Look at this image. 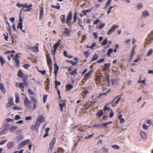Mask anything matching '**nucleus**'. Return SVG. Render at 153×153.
<instances>
[{
    "label": "nucleus",
    "instance_id": "10",
    "mask_svg": "<svg viewBox=\"0 0 153 153\" xmlns=\"http://www.w3.org/2000/svg\"><path fill=\"white\" fill-rule=\"evenodd\" d=\"M118 26L117 25H115L113 26L109 30L107 33V35L110 34L116 28H118Z\"/></svg>",
    "mask_w": 153,
    "mask_h": 153
},
{
    "label": "nucleus",
    "instance_id": "56",
    "mask_svg": "<svg viewBox=\"0 0 153 153\" xmlns=\"http://www.w3.org/2000/svg\"><path fill=\"white\" fill-rule=\"evenodd\" d=\"M112 0H108L107 3L106 4V7H107L109 6L110 4V3L111 2Z\"/></svg>",
    "mask_w": 153,
    "mask_h": 153
},
{
    "label": "nucleus",
    "instance_id": "47",
    "mask_svg": "<svg viewBox=\"0 0 153 153\" xmlns=\"http://www.w3.org/2000/svg\"><path fill=\"white\" fill-rule=\"evenodd\" d=\"M58 152H62L63 153L64 152V149L62 148L59 147L58 149V150L57 151Z\"/></svg>",
    "mask_w": 153,
    "mask_h": 153
},
{
    "label": "nucleus",
    "instance_id": "44",
    "mask_svg": "<svg viewBox=\"0 0 153 153\" xmlns=\"http://www.w3.org/2000/svg\"><path fill=\"white\" fill-rule=\"evenodd\" d=\"M21 78H22V80L23 82L27 80V76L25 74L23 75V76H22V77Z\"/></svg>",
    "mask_w": 153,
    "mask_h": 153
},
{
    "label": "nucleus",
    "instance_id": "12",
    "mask_svg": "<svg viewBox=\"0 0 153 153\" xmlns=\"http://www.w3.org/2000/svg\"><path fill=\"white\" fill-rule=\"evenodd\" d=\"M22 19L21 18V16L19 17V22L18 23L17 28H19L23 32H25V30H22Z\"/></svg>",
    "mask_w": 153,
    "mask_h": 153
},
{
    "label": "nucleus",
    "instance_id": "18",
    "mask_svg": "<svg viewBox=\"0 0 153 153\" xmlns=\"http://www.w3.org/2000/svg\"><path fill=\"white\" fill-rule=\"evenodd\" d=\"M66 104L64 103L63 104L60 103L59 104V106L60 107V111L61 113H62L63 110V107H65Z\"/></svg>",
    "mask_w": 153,
    "mask_h": 153
},
{
    "label": "nucleus",
    "instance_id": "31",
    "mask_svg": "<svg viewBox=\"0 0 153 153\" xmlns=\"http://www.w3.org/2000/svg\"><path fill=\"white\" fill-rule=\"evenodd\" d=\"M98 55L97 54H94L91 60L92 62H93L94 61L96 60L98 58Z\"/></svg>",
    "mask_w": 153,
    "mask_h": 153
},
{
    "label": "nucleus",
    "instance_id": "42",
    "mask_svg": "<svg viewBox=\"0 0 153 153\" xmlns=\"http://www.w3.org/2000/svg\"><path fill=\"white\" fill-rule=\"evenodd\" d=\"M93 126L94 128H101V124H95L93 125Z\"/></svg>",
    "mask_w": 153,
    "mask_h": 153
},
{
    "label": "nucleus",
    "instance_id": "58",
    "mask_svg": "<svg viewBox=\"0 0 153 153\" xmlns=\"http://www.w3.org/2000/svg\"><path fill=\"white\" fill-rule=\"evenodd\" d=\"M37 105V102L36 103L34 102V103H33V107H31V108H32L33 110L35 109Z\"/></svg>",
    "mask_w": 153,
    "mask_h": 153
},
{
    "label": "nucleus",
    "instance_id": "64",
    "mask_svg": "<svg viewBox=\"0 0 153 153\" xmlns=\"http://www.w3.org/2000/svg\"><path fill=\"white\" fill-rule=\"evenodd\" d=\"M23 144L21 142V143H20L19 146H18V147L19 149H21V148H22L23 146H24V145H23Z\"/></svg>",
    "mask_w": 153,
    "mask_h": 153
},
{
    "label": "nucleus",
    "instance_id": "7",
    "mask_svg": "<svg viewBox=\"0 0 153 153\" xmlns=\"http://www.w3.org/2000/svg\"><path fill=\"white\" fill-rule=\"evenodd\" d=\"M47 63L49 67L51 66L52 64V60L49 53L46 54Z\"/></svg>",
    "mask_w": 153,
    "mask_h": 153
},
{
    "label": "nucleus",
    "instance_id": "28",
    "mask_svg": "<svg viewBox=\"0 0 153 153\" xmlns=\"http://www.w3.org/2000/svg\"><path fill=\"white\" fill-rule=\"evenodd\" d=\"M56 139L55 138H53L52 140L50 142L49 144V146H53L56 142Z\"/></svg>",
    "mask_w": 153,
    "mask_h": 153
},
{
    "label": "nucleus",
    "instance_id": "30",
    "mask_svg": "<svg viewBox=\"0 0 153 153\" xmlns=\"http://www.w3.org/2000/svg\"><path fill=\"white\" fill-rule=\"evenodd\" d=\"M67 62L72 64V65L73 66L77 65L78 62H75L71 60H68L67 61Z\"/></svg>",
    "mask_w": 153,
    "mask_h": 153
},
{
    "label": "nucleus",
    "instance_id": "24",
    "mask_svg": "<svg viewBox=\"0 0 153 153\" xmlns=\"http://www.w3.org/2000/svg\"><path fill=\"white\" fill-rule=\"evenodd\" d=\"M122 115L121 114L118 116V117L119 119L120 120V122L121 123H123L125 121V120L123 118H122Z\"/></svg>",
    "mask_w": 153,
    "mask_h": 153
},
{
    "label": "nucleus",
    "instance_id": "48",
    "mask_svg": "<svg viewBox=\"0 0 153 153\" xmlns=\"http://www.w3.org/2000/svg\"><path fill=\"white\" fill-rule=\"evenodd\" d=\"M61 84V83L59 81H56L55 82V88H57V86H59Z\"/></svg>",
    "mask_w": 153,
    "mask_h": 153
},
{
    "label": "nucleus",
    "instance_id": "51",
    "mask_svg": "<svg viewBox=\"0 0 153 153\" xmlns=\"http://www.w3.org/2000/svg\"><path fill=\"white\" fill-rule=\"evenodd\" d=\"M30 99L32 100V101L33 102H36V99L33 96H31L30 97Z\"/></svg>",
    "mask_w": 153,
    "mask_h": 153
},
{
    "label": "nucleus",
    "instance_id": "6",
    "mask_svg": "<svg viewBox=\"0 0 153 153\" xmlns=\"http://www.w3.org/2000/svg\"><path fill=\"white\" fill-rule=\"evenodd\" d=\"M18 57H20L18 56V54H16L15 56L13 58L16 63V66L17 68L19 67L20 65L19 59L18 58Z\"/></svg>",
    "mask_w": 153,
    "mask_h": 153
},
{
    "label": "nucleus",
    "instance_id": "46",
    "mask_svg": "<svg viewBox=\"0 0 153 153\" xmlns=\"http://www.w3.org/2000/svg\"><path fill=\"white\" fill-rule=\"evenodd\" d=\"M61 17H62V19L61 20V22L62 23L64 24L65 23V16L64 15H62Z\"/></svg>",
    "mask_w": 153,
    "mask_h": 153
},
{
    "label": "nucleus",
    "instance_id": "27",
    "mask_svg": "<svg viewBox=\"0 0 153 153\" xmlns=\"http://www.w3.org/2000/svg\"><path fill=\"white\" fill-rule=\"evenodd\" d=\"M66 89L67 91H69L73 88V85H72L68 84L66 86Z\"/></svg>",
    "mask_w": 153,
    "mask_h": 153
},
{
    "label": "nucleus",
    "instance_id": "19",
    "mask_svg": "<svg viewBox=\"0 0 153 153\" xmlns=\"http://www.w3.org/2000/svg\"><path fill=\"white\" fill-rule=\"evenodd\" d=\"M111 104L110 102H109L107 103L104 107L103 108V110L105 111H112V109H110L109 107H107L108 105L109 104Z\"/></svg>",
    "mask_w": 153,
    "mask_h": 153
},
{
    "label": "nucleus",
    "instance_id": "5",
    "mask_svg": "<svg viewBox=\"0 0 153 153\" xmlns=\"http://www.w3.org/2000/svg\"><path fill=\"white\" fill-rule=\"evenodd\" d=\"M40 10L39 14V19L41 20L42 19L44 16V7L42 6H39Z\"/></svg>",
    "mask_w": 153,
    "mask_h": 153
},
{
    "label": "nucleus",
    "instance_id": "45",
    "mask_svg": "<svg viewBox=\"0 0 153 153\" xmlns=\"http://www.w3.org/2000/svg\"><path fill=\"white\" fill-rule=\"evenodd\" d=\"M51 7L53 8H54L60 10V6L58 5L57 6H54L53 5H52L51 6Z\"/></svg>",
    "mask_w": 153,
    "mask_h": 153
},
{
    "label": "nucleus",
    "instance_id": "38",
    "mask_svg": "<svg viewBox=\"0 0 153 153\" xmlns=\"http://www.w3.org/2000/svg\"><path fill=\"white\" fill-rule=\"evenodd\" d=\"M110 63H106L104 64V67L105 69L107 70L108 68L110 67Z\"/></svg>",
    "mask_w": 153,
    "mask_h": 153
},
{
    "label": "nucleus",
    "instance_id": "14",
    "mask_svg": "<svg viewBox=\"0 0 153 153\" xmlns=\"http://www.w3.org/2000/svg\"><path fill=\"white\" fill-rule=\"evenodd\" d=\"M102 76L101 75H97L96 76L95 81L96 83L97 84H100L101 81Z\"/></svg>",
    "mask_w": 153,
    "mask_h": 153
},
{
    "label": "nucleus",
    "instance_id": "60",
    "mask_svg": "<svg viewBox=\"0 0 153 153\" xmlns=\"http://www.w3.org/2000/svg\"><path fill=\"white\" fill-rule=\"evenodd\" d=\"M53 146H49L48 152H51L53 151Z\"/></svg>",
    "mask_w": 153,
    "mask_h": 153
},
{
    "label": "nucleus",
    "instance_id": "16",
    "mask_svg": "<svg viewBox=\"0 0 153 153\" xmlns=\"http://www.w3.org/2000/svg\"><path fill=\"white\" fill-rule=\"evenodd\" d=\"M39 125H38V124H36V123L35 125L32 126L31 129L33 131L35 130H36V131L38 130L39 128Z\"/></svg>",
    "mask_w": 153,
    "mask_h": 153
},
{
    "label": "nucleus",
    "instance_id": "41",
    "mask_svg": "<svg viewBox=\"0 0 153 153\" xmlns=\"http://www.w3.org/2000/svg\"><path fill=\"white\" fill-rule=\"evenodd\" d=\"M50 84L48 82L47 84L45 87V90L47 91H48L49 90L50 88Z\"/></svg>",
    "mask_w": 153,
    "mask_h": 153
},
{
    "label": "nucleus",
    "instance_id": "54",
    "mask_svg": "<svg viewBox=\"0 0 153 153\" xmlns=\"http://www.w3.org/2000/svg\"><path fill=\"white\" fill-rule=\"evenodd\" d=\"M151 39H149V38L148 37L147 38V40H146V42H145V44L149 45V44L151 43V42L150 40Z\"/></svg>",
    "mask_w": 153,
    "mask_h": 153
},
{
    "label": "nucleus",
    "instance_id": "13",
    "mask_svg": "<svg viewBox=\"0 0 153 153\" xmlns=\"http://www.w3.org/2000/svg\"><path fill=\"white\" fill-rule=\"evenodd\" d=\"M93 70H92L86 74L84 76V79L85 80H87L88 78L91 76V74L93 72Z\"/></svg>",
    "mask_w": 153,
    "mask_h": 153
},
{
    "label": "nucleus",
    "instance_id": "40",
    "mask_svg": "<svg viewBox=\"0 0 153 153\" xmlns=\"http://www.w3.org/2000/svg\"><path fill=\"white\" fill-rule=\"evenodd\" d=\"M0 62L1 66H3L5 62V61H4L3 58L1 56H0Z\"/></svg>",
    "mask_w": 153,
    "mask_h": 153
},
{
    "label": "nucleus",
    "instance_id": "20",
    "mask_svg": "<svg viewBox=\"0 0 153 153\" xmlns=\"http://www.w3.org/2000/svg\"><path fill=\"white\" fill-rule=\"evenodd\" d=\"M0 89L2 92L5 93L6 92V89L4 85L2 83H0Z\"/></svg>",
    "mask_w": 153,
    "mask_h": 153
},
{
    "label": "nucleus",
    "instance_id": "22",
    "mask_svg": "<svg viewBox=\"0 0 153 153\" xmlns=\"http://www.w3.org/2000/svg\"><path fill=\"white\" fill-rule=\"evenodd\" d=\"M77 69L75 68L70 73V74L72 76H76L77 74Z\"/></svg>",
    "mask_w": 153,
    "mask_h": 153
},
{
    "label": "nucleus",
    "instance_id": "29",
    "mask_svg": "<svg viewBox=\"0 0 153 153\" xmlns=\"http://www.w3.org/2000/svg\"><path fill=\"white\" fill-rule=\"evenodd\" d=\"M135 53V52H133V51H131V53L130 55V57L129 59H128V61L129 62H131V60L132 58L133 57V56L134 54Z\"/></svg>",
    "mask_w": 153,
    "mask_h": 153
},
{
    "label": "nucleus",
    "instance_id": "4",
    "mask_svg": "<svg viewBox=\"0 0 153 153\" xmlns=\"http://www.w3.org/2000/svg\"><path fill=\"white\" fill-rule=\"evenodd\" d=\"M44 118L43 116L40 115L39 116L37 119L36 123V124H38V125L44 122Z\"/></svg>",
    "mask_w": 153,
    "mask_h": 153
},
{
    "label": "nucleus",
    "instance_id": "37",
    "mask_svg": "<svg viewBox=\"0 0 153 153\" xmlns=\"http://www.w3.org/2000/svg\"><path fill=\"white\" fill-rule=\"evenodd\" d=\"M30 141V140L29 139H27L22 142V143L23 144V145L24 146L28 144L29 143Z\"/></svg>",
    "mask_w": 153,
    "mask_h": 153
},
{
    "label": "nucleus",
    "instance_id": "33",
    "mask_svg": "<svg viewBox=\"0 0 153 153\" xmlns=\"http://www.w3.org/2000/svg\"><path fill=\"white\" fill-rule=\"evenodd\" d=\"M113 50L112 48H110L108 49V52L107 53V55L108 56H110L111 53H112L113 52Z\"/></svg>",
    "mask_w": 153,
    "mask_h": 153
},
{
    "label": "nucleus",
    "instance_id": "50",
    "mask_svg": "<svg viewBox=\"0 0 153 153\" xmlns=\"http://www.w3.org/2000/svg\"><path fill=\"white\" fill-rule=\"evenodd\" d=\"M17 128V127L16 126H12L10 129V131L12 132H13Z\"/></svg>",
    "mask_w": 153,
    "mask_h": 153
},
{
    "label": "nucleus",
    "instance_id": "52",
    "mask_svg": "<svg viewBox=\"0 0 153 153\" xmlns=\"http://www.w3.org/2000/svg\"><path fill=\"white\" fill-rule=\"evenodd\" d=\"M88 93V91L87 90H85L82 93V96L83 97H85L86 95Z\"/></svg>",
    "mask_w": 153,
    "mask_h": 153
},
{
    "label": "nucleus",
    "instance_id": "21",
    "mask_svg": "<svg viewBox=\"0 0 153 153\" xmlns=\"http://www.w3.org/2000/svg\"><path fill=\"white\" fill-rule=\"evenodd\" d=\"M13 104V99L12 98H11L10 100H9L8 102L6 105V107L7 108L10 107Z\"/></svg>",
    "mask_w": 153,
    "mask_h": 153
},
{
    "label": "nucleus",
    "instance_id": "3",
    "mask_svg": "<svg viewBox=\"0 0 153 153\" xmlns=\"http://www.w3.org/2000/svg\"><path fill=\"white\" fill-rule=\"evenodd\" d=\"M61 42V40H58L56 43L55 44L53 45V48L54 50H52L51 51V52L52 53V54L55 55V53H56V50H57V49L58 48V47L59 45V44L60 43V42Z\"/></svg>",
    "mask_w": 153,
    "mask_h": 153
},
{
    "label": "nucleus",
    "instance_id": "17",
    "mask_svg": "<svg viewBox=\"0 0 153 153\" xmlns=\"http://www.w3.org/2000/svg\"><path fill=\"white\" fill-rule=\"evenodd\" d=\"M54 74L55 76V77L56 78V76L57 73L59 69V67L57 65L56 63L55 64H54Z\"/></svg>",
    "mask_w": 153,
    "mask_h": 153
},
{
    "label": "nucleus",
    "instance_id": "9",
    "mask_svg": "<svg viewBox=\"0 0 153 153\" xmlns=\"http://www.w3.org/2000/svg\"><path fill=\"white\" fill-rule=\"evenodd\" d=\"M72 17V14L71 12H70L67 16L66 20V23L69 24L71 20Z\"/></svg>",
    "mask_w": 153,
    "mask_h": 153
},
{
    "label": "nucleus",
    "instance_id": "63",
    "mask_svg": "<svg viewBox=\"0 0 153 153\" xmlns=\"http://www.w3.org/2000/svg\"><path fill=\"white\" fill-rule=\"evenodd\" d=\"M94 134L93 133L92 134L90 135L89 136H88V137H85V139H89L91 138L93 136Z\"/></svg>",
    "mask_w": 153,
    "mask_h": 153
},
{
    "label": "nucleus",
    "instance_id": "23",
    "mask_svg": "<svg viewBox=\"0 0 153 153\" xmlns=\"http://www.w3.org/2000/svg\"><path fill=\"white\" fill-rule=\"evenodd\" d=\"M91 105L90 103H87L86 104L83 105V108L84 109L87 110L89 109Z\"/></svg>",
    "mask_w": 153,
    "mask_h": 153
},
{
    "label": "nucleus",
    "instance_id": "36",
    "mask_svg": "<svg viewBox=\"0 0 153 153\" xmlns=\"http://www.w3.org/2000/svg\"><path fill=\"white\" fill-rule=\"evenodd\" d=\"M149 13L147 11L143 12L142 13V16L143 17H148L149 15Z\"/></svg>",
    "mask_w": 153,
    "mask_h": 153
},
{
    "label": "nucleus",
    "instance_id": "1",
    "mask_svg": "<svg viewBox=\"0 0 153 153\" xmlns=\"http://www.w3.org/2000/svg\"><path fill=\"white\" fill-rule=\"evenodd\" d=\"M33 5L32 4H30L29 5H28L27 3L24 4V7L21 9L20 13L22 11L27 12L30 11L31 10V7Z\"/></svg>",
    "mask_w": 153,
    "mask_h": 153
},
{
    "label": "nucleus",
    "instance_id": "11",
    "mask_svg": "<svg viewBox=\"0 0 153 153\" xmlns=\"http://www.w3.org/2000/svg\"><path fill=\"white\" fill-rule=\"evenodd\" d=\"M71 30L67 27L65 29V31L63 33V34L66 36H70L71 35Z\"/></svg>",
    "mask_w": 153,
    "mask_h": 153
},
{
    "label": "nucleus",
    "instance_id": "49",
    "mask_svg": "<svg viewBox=\"0 0 153 153\" xmlns=\"http://www.w3.org/2000/svg\"><path fill=\"white\" fill-rule=\"evenodd\" d=\"M108 42V40L107 38H106L102 43V46L105 45Z\"/></svg>",
    "mask_w": 153,
    "mask_h": 153
},
{
    "label": "nucleus",
    "instance_id": "59",
    "mask_svg": "<svg viewBox=\"0 0 153 153\" xmlns=\"http://www.w3.org/2000/svg\"><path fill=\"white\" fill-rule=\"evenodd\" d=\"M105 26V24L101 23L99 25V28L100 29H101L103 27Z\"/></svg>",
    "mask_w": 153,
    "mask_h": 153
},
{
    "label": "nucleus",
    "instance_id": "53",
    "mask_svg": "<svg viewBox=\"0 0 153 153\" xmlns=\"http://www.w3.org/2000/svg\"><path fill=\"white\" fill-rule=\"evenodd\" d=\"M148 37L149 38V39H151V40L153 39V32H152L150 33Z\"/></svg>",
    "mask_w": 153,
    "mask_h": 153
},
{
    "label": "nucleus",
    "instance_id": "35",
    "mask_svg": "<svg viewBox=\"0 0 153 153\" xmlns=\"http://www.w3.org/2000/svg\"><path fill=\"white\" fill-rule=\"evenodd\" d=\"M39 47L38 46L33 47V51L36 53H37L39 51Z\"/></svg>",
    "mask_w": 153,
    "mask_h": 153
},
{
    "label": "nucleus",
    "instance_id": "2",
    "mask_svg": "<svg viewBox=\"0 0 153 153\" xmlns=\"http://www.w3.org/2000/svg\"><path fill=\"white\" fill-rule=\"evenodd\" d=\"M23 103L28 108L31 107V103L27 96H25L24 100Z\"/></svg>",
    "mask_w": 153,
    "mask_h": 153
},
{
    "label": "nucleus",
    "instance_id": "34",
    "mask_svg": "<svg viewBox=\"0 0 153 153\" xmlns=\"http://www.w3.org/2000/svg\"><path fill=\"white\" fill-rule=\"evenodd\" d=\"M23 75L24 74H23L21 70H19L17 74V76H18V77L20 78L22 77V76H23Z\"/></svg>",
    "mask_w": 153,
    "mask_h": 153
},
{
    "label": "nucleus",
    "instance_id": "61",
    "mask_svg": "<svg viewBox=\"0 0 153 153\" xmlns=\"http://www.w3.org/2000/svg\"><path fill=\"white\" fill-rule=\"evenodd\" d=\"M152 51H153L152 50H149L147 52V56H149L150 55L152 54Z\"/></svg>",
    "mask_w": 153,
    "mask_h": 153
},
{
    "label": "nucleus",
    "instance_id": "26",
    "mask_svg": "<svg viewBox=\"0 0 153 153\" xmlns=\"http://www.w3.org/2000/svg\"><path fill=\"white\" fill-rule=\"evenodd\" d=\"M14 146V143L13 142H9L7 145V147L9 149H11Z\"/></svg>",
    "mask_w": 153,
    "mask_h": 153
},
{
    "label": "nucleus",
    "instance_id": "8",
    "mask_svg": "<svg viewBox=\"0 0 153 153\" xmlns=\"http://www.w3.org/2000/svg\"><path fill=\"white\" fill-rule=\"evenodd\" d=\"M121 99L120 97H116L114 98L112 100V101L110 103L112 105V106H114V104H117L118 103L119 101Z\"/></svg>",
    "mask_w": 153,
    "mask_h": 153
},
{
    "label": "nucleus",
    "instance_id": "39",
    "mask_svg": "<svg viewBox=\"0 0 153 153\" xmlns=\"http://www.w3.org/2000/svg\"><path fill=\"white\" fill-rule=\"evenodd\" d=\"M16 100L15 102L16 103H19V98L18 95L16 94H15Z\"/></svg>",
    "mask_w": 153,
    "mask_h": 153
},
{
    "label": "nucleus",
    "instance_id": "43",
    "mask_svg": "<svg viewBox=\"0 0 153 153\" xmlns=\"http://www.w3.org/2000/svg\"><path fill=\"white\" fill-rule=\"evenodd\" d=\"M28 91L29 93L32 95H35V94L34 92L32 91L31 89H28Z\"/></svg>",
    "mask_w": 153,
    "mask_h": 153
},
{
    "label": "nucleus",
    "instance_id": "57",
    "mask_svg": "<svg viewBox=\"0 0 153 153\" xmlns=\"http://www.w3.org/2000/svg\"><path fill=\"white\" fill-rule=\"evenodd\" d=\"M84 53L86 58H87L89 55L88 51H85L84 52Z\"/></svg>",
    "mask_w": 153,
    "mask_h": 153
},
{
    "label": "nucleus",
    "instance_id": "55",
    "mask_svg": "<svg viewBox=\"0 0 153 153\" xmlns=\"http://www.w3.org/2000/svg\"><path fill=\"white\" fill-rule=\"evenodd\" d=\"M30 64H25L23 65V67L26 69H27L30 67Z\"/></svg>",
    "mask_w": 153,
    "mask_h": 153
},
{
    "label": "nucleus",
    "instance_id": "25",
    "mask_svg": "<svg viewBox=\"0 0 153 153\" xmlns=\"http://www.w3.org/2000/svg\"><path fill=\"white\" fill-rule=\"evenodd\" d=\"M103 113L102 110H100L98 111L96 114V115L98 117H100L103 114Z\"/></svg>",
    "mask_w": 153,
    "mask_h": 153
},
{
    "label": "nucleus",
    "instance_id": "15",
    "mask_svg": "<svg viewBox=\"0 0 153 153\" xmlns=\"http://www.w3.org/2000/svg\"><path fill=\"white\" fill-rule=\"evenodd\" d=\"M140 135L141 137L144 140L147 138V135L146 132L142 131L140 133Z\"/></svg>",
    "mask_w": 153,
    "mask_h": 153
},
{
    "label": "nucleus",
    "instance_id": "62",
    "mask_svg": "<svg viewBox=\"0 0 153 153\" xmlns=\"http://www.w3.org/2000/svg\"><path fill=\"white\" fill-rule=\"evenodd\" d=\"M19 86L21 88L24 89V85L23 83L21 82L19 83Z\"/></svg>",
    "mask_w": 153,
    "mask_h": 153
},
{
    "label": "nucleus",
    "instance_id": "32",
    "mask_svg": "<svg viewBox=\"0 0 153 153\" xmlns=\"http://www.w3.org/2000/svg\"><path fill=\"white\" fill-rule=\"evenodd\" d=\"M77 12H76L74 14L73 17V22H76L77 19Z\"/></svg>",
    "mask_w": 153,
    "mask_h": 153
}]
</instances>
